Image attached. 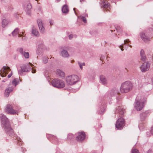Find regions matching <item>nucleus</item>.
I'll list each match as a JSON object with an SVG mask.
<instances>
[{"label":"nucleus","instance_id":"b1692460","mask_svg":"<svg viewBox=\"0 0 153 153\" xmlns=\"http://www.w3.org/2000/svg\"><path fill=\"white\" fill-rule=\"evenodd\" d=\"M62 12L63 13L67 14L69 11V10L68 6L66 4H65L63 6L62 9Z\"/></svg>","mask_w":153,"mask_h":153},{"label":"nucleus","instance_id":"8fccbe9b","mask_svg":"<svg viewBox=\"0 0 153 153\" xmlns=\"http://www.w3.org/2000/svg\"><path fill=\"white\" fill-rule=\"evenodd\" d=\"M84 0H80V1L81 2L82 1H84Z\"/></svg>","mask_w":153,"mask_h":153},{"label":"nucleus","instance_id":"aec40b11","mask_svg":"<svg viewBox=\"0 0 153 153\" xmlns=\"http://www.w3.org/2000/svg\"><path fill=\"white\" fill-rule=\"evenodd\" d=\"M31 33L33 35L37 37L39 36V33L34 27H33L32 28Z\"/></svg>","mask_w":153,"mask_h":153},{"label":"nucleus","instance_id":"20e7f679","mask_svg":"<svg viewBox=\"0 0 153 153\" xmlns=\"http://www.w3.org/2000/svg\"><path fill=\"white\" fill-rule=\"evenodd\" d=\"M66 80L67 84L72 85L79 81V78L77 76L73 75L67 76Z\"/></svg>","mask_w":153,"mask_h":153},{"label":"nucleus","instance_id":"9d476101","mask_svg":"<svg viewBox=\"0 0 153 153\" xmlns=\"http://www.w3.org/2000/svg\"><path fill=\"white\" fill-rule=\"evenodd\" d=\"M143 65L140 67V70L143 72L148 71L150 67V64L148 61L143 62Z\"/></svg>","mask_w":153,"mask_h":153},{"label":"nucleus","instance_id":"603ef678","mask_svg":"<svg viewBox=\"0 0 153 153\" xmlns=\"http://www.w3.org/2000/svg\"><path fill=\"white\" fill-rule=\"evenodd\" d=\"M19 73L21 74L20 71H19Z\"/></svg>","mask_w":153,"mask_h":153},{"label":"nucleus","instance_id":"a211bd4d","mask_svg":"<svg viewBox=\"0 0 153 153\" xmlns=\"http://www.w3.org/2000/svg\"><path fill=\"white\" fill-rule=\"evenodd\" d=\"M118 107L117 108H116V112L117 113H119L121 115H123L125 109H123L122 106H121L120 105L118 106Z\"/></svg>","mask_w":153,"mask_h":153},{"label":"nucleus","instance_id":"6e6d98bb","mask_svg":"<svg viewBox=\"0 0 153 153\" xmlns=\"http://www.w3.org/2000/svg\"><path fill=\"white\" fill-rule=\"evenodd\" d=\"M2 81L3 82H4V81Z\"/></svg>","mask_w":153,"mask_h":153},{"label":"nucleus","instance_id":"1a4fd4ad","mask_svg":"<svg viewBox=\"0 0 153 153\" xmlns=\"http://www.w3.org/2000/svg\"><path fill=\"white\" fill-rule=\"evenodd\" d=\"M124 126V120L122 117H120L118 120L116 124V128L121 129Z\"/></svg>","mask_w":153,"mask_h":153},{"label":"nucleus","instance_id":"4468645a","mask_svg":"<svg viewBox=\"0 0 153 153\" xmlns=\"http://www.w3.org/2000/svg\"><path fill=\"white\" fill-rule=\"evenodd\" d=\"M78 136L77 137V139L79 141H82L84 140L85 138V132L82 131L80 132H79L77 133Z\"/></svg>","mask_w":153,"mask_h":153},{"label":"nucleus","instance_id":"f8f14e48","mask_svg":"<svg viewBox=\"0 0 153 153\" xmlns=\"http://www.w3.org/2000/svg\"><path fill=\"white\" fill-rule=\"evenodd\" d=\"M37 22L40 32L44 33L45 32V29L43 25V23L41 20L39 19L37 20Z\"/></svg>","mask_w":153,"mask_h":153},{"label":"nucleus","instance_id":"5701e85b","mask_svg":"<svg viewBox=\"0 0 153 153\" xmlns=\"http://www.w3.org/2000/svg\"><path fill=\"white\" fill-rule=\"evenodd\" d=\"M9 23V21L7 19H4L2 20V26L3 27H6Z\"/></svg>","mask_w":153,"mask_h":153},{"label":"nucleus","instance_id":"c85d7f7f","mask_svg":"<svg viewBox=\"0 0 153 153\" xmlns=\"http://www.w3.org/2000/svg\"><path fill=\"white\" fill-rule=\"evenodd\" d=\"M19 79L18 78L15 79L12 81V84L14 86H16L19 83Z\"/></svg>","mask_w":153,"mask_h":153},{"label":"nucleus","instance_id":"2f4dec72","mask_svg":"<svg viewBox=\"0 0 153 153\" xmlns=\"http://www.w3.org/2000/svg\"><path fill=\"white\" fill-rule=\"evenodd\" d=\"M19 37H22V40L24 41H25L27 40V38L25 35L23 36L22 35L19 34Z\"/></svg>","mask_w":153,"mask_h":153},{"label":"nucleus","instance_id":"ddd939ff","mask_svg":"<svg viewBox=\"0 0 153 153\" xmlns=\"http://www.w3.org/2000/svg\"><path fill=\"white\" fill-rule=\"evenodd\" d=\"M130 42V41L129 39H126L124 40V43L122 44L121 45H120L119 47L121 48V50L122 51H123L124 50L123 48H124L126 49L128 47V46L131 47V46L129 44H127L126 45L127 47H126V45Z\"/></svg>","mask_w":153,"mask_h":153},{"label":"nucleus","instance_id":"f704fd0d","mask_svg":"<svg viewBox=\"0 0 153 153\" xmlns=\"http://www.w3.org/2000/svg\"><path fill=\"white\" fill-rule=\"evenodd\" d=\"M18 52H19L22 55L24 51H23V49L22 48H19L17 49Z\"/></svg>","mask_w":153,"mask_h":153},{"label":"nucleus","instance_id":"393cba45","mask_svg":"<svg viewBox=\"0 0 153 153\" xmlns=\"http://www.w3.org/2000/svg\"><path fill=\"white\" fill-rule=\"evenodd\" d=\"M56 74L58 76L61 77H64L65 75L64 72L60 70H57Z\"/></svg>","mask_w":153,"mask_h":153},{"label":"nucleus","instance_id":"9b49d317","mask_svg":"<svg viewBox=\"0 0 153 153\" xmlns=\"http://www.w3.org/2000/svg\"><path fill=\"white\" fill-rule=\"evenodd\" d=\"M65 48L66 50H65L64 49H63L61 52V55L64 58H68L70 56V55L67 50L69 51L71 50L72 48L71 47L67 46L65 47Z\"/></svg>","mask_w":153,"mask_h":153},{"label":"nucleus","instance_id":"37998d69","mask_svg":"<svg viewBox=\"0 0 153 153\" xmlns=\"http://www.w3.org/2000/svg\"><path fill=\"white\" fill-rule=\"evenodd\" d=\"M150 132L151 134L153 135V126L151 128Z\"/></svg>","mask_w":153,"mask_h":153},{"label":"nucleus","instance_id":"4be33fe9","mask_svg":"<svg viewBox=\"0 0 153 153\" xmlns=\"http://www.w3.org/2000/svg\"><path fill=\"white\" fill-rule=\"evenodd\" d=\"M140 36L142 40L146 42L149 40V38L146 36L145 34L143 33H140Z\"/></svg>","mask_w":153,"mask_h":153},{"label":"nucleus","instance_id":"6ab92c4d","mask_svg":"<svg viewBox=\"0 0 153 153\" xmlns=\"http://www.w3.org/2000/svg\"><path fill=\"white\" fill-rule=\"evenodd\" d=\"M32 7V5L30 3H28L27 4L25 10L27 14L30 15V14Z\"/></svg>","mask_w":153,"mask_h":153},{"label":"nucleus","instance_id":"cd10ccee","mask_svg":"<svg viewBox=\"0 0 153 153\" xmlns=\"http://www.w3.org/2000/svg\"><path fill=\"white\" fill-rule=\"evenodd\" d=\"M2 70H3V71L6 74H7L8 73V72L10 71V68L6 66L3 67Z\"/></svg>","mask_w":153,"mask_h":153},{"label":"nucleus","instance_id":"f257e3e1","mask_svg":"<svg viewBox=\"0 0 153 153\" xmlns=\"http://www.w3.org/2000/svg\"><path fill=\"white\" fill-rule=\"evenodd\" d=\"M2 126L6 133L10 135L13 133V130L11 128L8 119L3 114H1L0 116Z\"/></svg>","mask_w":153,"mask_h":153},{"label":"nucleus","instance_id":"423d86ee","mask_svg":"<svg viewBox=\"0 0 153 153\" xmlns=\"http://www.w3.org/2000/svg\"><path fill=\"white\" fill-rule=\"evenodd\" d=\"M33 65L31 63H29L26 65H23L21 67L22 72H27L32 69V72L33 73H36V70L35 69Z\"/></svg>","mask_w":153,"mask_h":153},{"label":"nucleus","instance_id":"09e8293b","mask_svg":"<svg viewBox=\"0 0 153 153\" xmlns=\"http://www.w3.org/2000/svg\"><path fill=\"white\" fill-rule=\"evenodd\" d=\"M148 133H149V132H147V135L148 136H149L148 135Z\"/></svg>","mask_w":153,"mask_h":153},{"label":"nucleus","instance_id":"ea45409f","mask_svg":"<svg viewBox=\"0 0 153 153\" xmlns=\"http://www.w3.org/2000/svg\"><path fill=\"white\" fill-rule=\"evenodd\" d=\"M49 23L51 25H53L54 24V22L53 21L51 20H49Z\"/></svg>","mask_w":153,"mask_h":153},{"label":"nucleus","instance_id":"864d4df0","mask_svg":"<svg viewBox=\"0 0 153 153\" xmlns=\"http://www.w3.org/2000/svg\"><path fill=\"white\" fill-rule=\"evenodd\" d=\"M74 62V60H73L72 62Z\"/></svg>","mask_w":153,"mask_h":153},{"label":"nucleus","instance_id":"e433bc0d","mask_svg":"<svg viewBox=\"0 0 153 153\" xmlns=\"http://www.w3.org/2000/svg\"><path fill=\"white\" fill-rule=\"evenodd\" d=\"M81 19L85 23H86L87 22V21L86 18L85 17L83 16H81L80 17Z\"/></svg>","mask_w":153,"mask_h":153},{"label":"nucleus","instance_id":"2eb2a0df","mask_svg":"<svg viewBox=\"0 0 153 153\" xmlns=\"http://www.w3.org/2000/svg\"><path fill=\"white\" fill-rule=\"evenodd\" d=\"M101 7L103 8H108L109 7L110 4L107 1L103 0L100 3Z\"/></svg>","mask_w":153,"mask_h":153},{"label":"nucleus","instance_id":"a18cd8bd","mask_svg":"<svg viewBox=\"0 0 153 153\" xmlns=\"http://www.w3.org/2000/svg\"><path fill=\"white\" fill-rule=\"evenodd\" d=\"M76 9V8H74V11L75 12V13L76 14V11H75V10Z\"/></svg>","mask_w":153,"mask_h":153},{"label":"nucleus","instance_id":"4c0bfd02","mask_svg":"<svg viewBox=\"0 0 153 153\" xmlns=\"http://www.w3.org/2000/svg\"><path fill=\"white\" fill-rule=\"evenodd\" d=\"M132 153H139V152L137 149H134L132 150Z\"/></svg>","mask_w":153,"mask_h":153},{"label":"nucleus","instance_id":"bb28decb","mask_svg":"<svg viewBox=\"0 0 153 153\" xmlns=\"http://www.w3.org/2000/svg\"><path fill=\"white\" fill-rule=\"evenodd\" d=\"M117 90L116 89H113L110 92V95L111 96H113L117 94Z\"/></svg>","mask_w":153,"mask_h":153},{"label":"nucleus","instance_id":"49530a36","mask_svg":"<svg viewBox=\"0 0 153 153\" xmlns=\"http://www.w3.org/2000/svg\"><path fill=\"white\" fill-rule=\"evenodd\" d=\"M145 114V113H142L141 115H141H144Z\"/></svg>","mask_w":153,"mask_h":153},{"label":"nucleus","instance_id":"72a5a7b5","mask_svg":"<svg viewBox=\"0 0 153 153\" xmlns=\"http://www.w3.org/2000/svg\"><path fill=\"white\" fill-rule=\"evenodd\" d=\"M48 57L46 56L43 57L42 59L43 62L45 64L47 63L48 61Z\"/></svg>","mask_w":153,"mask_h":153},{"label":"nucleus","instance_id":"f3484780","mask_svg":"<svg viewBox=\"0 0 153 153\" xmlns=\"http://www.w3.org/2000/svg\"><path fill=\"white\" fill-rule=\"evenodd\" d=\"M100 79L102 84L105 86L107 85L108 84V81L105 76L102 75H100Z\"/></svg>","mask_w":153,"mask_h":153},{"label":"nucleus","instance_id":"473e14b6","mask_svg":"<svg viewBox=\"0 0 153 153\" xmlns=\"http://www.w3.org/2000/svg\"><path fill=\"white\" fill-rule=\"evenodd\" d=\"M22 55L24 56L26 59H28L29 57V54L28 52H24V53Z\"/></svg>","mask_w":153,"mask_h":153},{"label":"nucleus","instance_id":"c03bdc74","mask_svg":"<svg viewBox=\"0 0 153 153\" xmlns=\"http://www.w3.org/2000/svg\"><path fill=\"white\" fill-rule=\"evenodd\" d=\"M12 75V72H11V73L9 74L8 75V78H10L11 76Z\"/></svg>","mask_w":153,"mask_h":153},{"label":"nucleus","instance_id":"a19ab883","mask_svg":"<svg viewBox=\"0 0 153 153\" xmlns=\"http://www.w3.org/2000/svg\"><path fill=\"white\" fill-rule=\"evenodd\" d=\"M73 37V35L72 34L69 35L68 36L69 39H71Z\"/></svg>","mask_w":153,"mask_h":153},{"label":"nucleus","instance_id":"dca6fc26","mask_svg":"<svg viewBox=\"0 0 153 153\" xmlns=\"http://www.w3.org/2000/svg\"><path fill=\"white\" fill-rule=\"evenodd\" d=\"M140 56L142 62L147 61V58L145 53L143 49H141L140 51Z\"/></svg>","mask_w":153,"mask_h":153},{"label":"nucleus","instance_id":"7ed1b4c3","mask_svg":"<svg viewBox=\"0 0 153 153\" xmlns=\"http://www.w3.org/2000/svg\"><path fill=\"white\" fill-rule=\"evenodd\" d=\"M132 88V83L130 82L126 81L122 84L120 88V91L122 93H127L131 91Z\"/></svg>","mask_w":153,"mask_h":153},{"label":"nucleus","instance_id":"7c9ffc66","mask_svg":"<svg viewBox=\"0 0 153 153\" xmlns=\"http://www.w3.org/2000/svg\"><path fill=\"white\" fill-rule=\"evenodd\" d=\"M78 65L79 66L80 69L82 70L83 69V66H85V64L84 62H81L79 61L78 62Z\"/></svg>","mask_w":153,"mask_h":153},{"label":"nucleus","instance_id":"c756f323","mask_svg":"<svg viewBox=\"0 0 153 153\" xmlns=\"http://www.w3.org/2000/svg\"><path fill=\"white\" fill-rule=\"evenodd\" d=\"M89 33L91 35L94 36L98 34V32L95 30H92L89 32Z\"/></svg>","mask_w":153,"mask_h":153},{"label":"nucleus","instance_id":"de8ad7c7","mask_svg":"<svg viewBox=\"0 0 153 153\" xmlns=\"http://www.w3.org/2000/svg\"><path fill=\"white\" fill-rule=\"evenodd\" d=\"M61 0H56L57 2H59Z\"/></svg>","mask_w":153,"mask_h":153},{"label":"nucleus","instance_id":"6e6552de","mask_svg":"<svg viewBox=\"0 0 153 153\" xmlns=\"http://www.w3.org/2000/svg\"><path fill=\"white\" fill-rule=\"evenodd\" d=\"M5 111L7 113L11 114H16L19 112L18 111L13 109L12 106L10 105H7Z\"/></svg>","mask_w":153,"mask_h":153},{"label":"nucleus","instance_id":"58836bf2","mask_svg":"<svg viewBox=\"0 0 153 153\" xmlns=\"http://www.w3.org/2000/svg\"><path fill=\"white\" fill-rule=\"evenodd\" d=\"M14 16L16 19H18L19 18V15L18 13H15L14 14Z\"/></svg>","mask_w":153,"mask_h":153},{"label":"nucleus","instance_id":"412c9836","mask_svg":"<svg viewBox=\"0 0 153 153\" xmlns=\"http://www.w3.org/2000/svg\"><path fill=\"white\" fill-rule=\"evenodd\" d=\"M13 88L11 87H9L7 88L5 91L4 94L6 97H8L9 93L13 91Z\"/></svg>","mask_w":153,"mask_h":153},{"label":"nucleus","instance_id":"a878e982","mask_svg":"<svg viewBox=\"0 0 153 153\" xmlns=\"http://www.w3.org/2000/svg\"><path fill=\"white\" fill-rule=\"evenodd\" d=\"M19 28H16L12 32V34L13 36H16L19 34Z\"/></svg>","mask_w":153,"mask_h":153},{"label":"nucleus","instance_id":"0eeeda50","mask_svg":"<svg viewBox=\"0 0 153 153\" xmlns=\"http://www.w3.org/2000/svg\"><path fill=\"white\" fill-rule=\"evenodd\" d=\"M46 49L43 42H39L38 44V47L36 51L37 54L39 56L42 54L43 51Z\"/></svg>","mask_w":153,"mask_h":153},{"label":"nucleus","instance_id":"39448f33","mask_svg":"<svg viewBox=\"0 0 153 153\" xmlns=\"http://www.w3.org/2000/svg\"><path fill=\"white\" fill-rule=\"evenodd\" d=\"M53 86L60 88L64 87L65 86V82L62 80L58 79H53L51 82Z\"/></svg>","mask_w":153,"mask_h":153},{"label":"nucleus","instance_id":"f03ea898","mask_svg":"<svg viewBox=\"0 0 153 153\" xmlns=\"http://www.w3.org/2000/svg\"><path fill=\"white\" fill-rule=\"evenodd\" d=\"M146 99L143 96L138 95L136 98L134 104V108L137 111L141 110L144 106Z\"/></svg>","mask_w":153,"mask_h":153},{"label":"nucleus","instance_id":"79ce46f5","mask_svg":"<svg viewBox=\"0 0 153 153\" xmlns=\"http://www.w3.org/2000/svg\"><path fill=\"white\" fill-rule=\"evenodd\" d=\"M105 57L104 55H101V57L100 58V60L102 61L105 58Z\"/></svg>","mask_w":153,"mask_h":153},{"label":"nucleus","instance_id":"3c124183","mask_svg":"<svg viewBox=\"0 0 153 153\" xmlns=\"http://www.w3.org/2000/svg\"><path fill=\"white\" fill-rule=\"evenodd\" d=\"M23 34H24V33L23 32H22V35Z\"/></svg>","mask_w":153,"mask_h":153},{"label":"nucleus","instance_id":"5fc2aeb1","mask_svg":"<svg viewBox=\"0 0 153 153\" xmlns=\"http://www.w3.org/2000/svg\"><path fill=\"white\" fill-rule=\"evenodd\" d=\"M39 8H40V7L39 6Z\"/></svg>","mask_w":153,"mask_h":153},{"label":"nucleus","instance_id":"c9c22d12","mask_svg":"<svg viewBox=\"0 0 153 153\" xmlns=\"http://www.w3.org/2000/svg\"><path fill=\"white\" fill-rule=\"evenodd\" d=\"M116 29L117 32L119 33H121L123 31L122 29L120 27H117Z\"/></svg>","mask_w":153,"mask_h":153}]
</instances>
